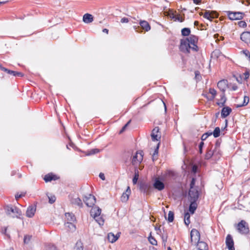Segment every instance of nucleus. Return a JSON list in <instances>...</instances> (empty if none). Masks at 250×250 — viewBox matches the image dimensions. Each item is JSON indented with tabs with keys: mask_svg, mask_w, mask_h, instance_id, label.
<instances>
[{
	"mask_svg": "<svg viewBox=\"0 0 250 250\" xmlns=\"http://www.w3.org/2000/svg\"><path fill=\"white\" fill-rule=\"evenodd\" d=\"M241 40L247 44H250V32H243L240 36Z\"/></svg>",
	"mask_w": 250,
	"mask_h": 250,
	"instance_id": "obj_14",
	"label": "nucleus"
},
{
	"mask_svg": "<svg viewBox=\"0 0 250 250\" xmlns=\"http://www.w3.org/2000/svg\"><path fill=\"white\" fill-rule=\"evenodd\" d=\"M227 81L226 80H221L218 82L217 83V86L218 87L223 91V92H224L226 85H227Z\"/></svg>",
	"mask_w": 250,
	"mask_h": 250,
	"instance_id": "obj_25",
	"label": "nucleus"
},
{
	"mask_svg": "<svg viewBox=\"0 0 250 250\" xmlns=\"http://www.w3.org/2000/svg\"><path fill=\"white\" fill-rule=\"evenodd\" d=\"M4 210L7 215L13 218H18L21 214V211L18 208L11 205L5 206Z\"/></svg>",
	"mask_w": 250,
	"mask_h": 250,
	"instance_id": "obj_1",
	"label": "nucleus"
},
{
	"mask_svg": "<svg viewBox=\"0 0 250 250\" xmlns=\"http://www.w3.org/2000/svg\"><path fill=\"white\" fill-rule=\"evenodd\" d=\"M191 47L188 40H181L180 46V49L181 51L185 53H189L190 50H191Z\"/></svg>",
	"mask_w": 250,
	"mask_h": 250,
	"instance_id": "obj_3",
	"label": "nucleus"
},
{
	"mask_svg": "<svg viewBox=\"0 0 250 250\" xmlns=\"http://www.w3.org/2000/svg\"><path fill=\"white\" fill-rule=\"evenodd\" d=\"M48 197L49 203L53 204L55 202L56 198L54 195H51L50 196L48 195Z\"/></svg>",
	"mask_w": 250,
	"mask_h": 250,
	"instance_id": "obj_47",
	"label": "nucleus"
},
{
	"mask_svg": "<svg viewBox=\"0 0 250 250\" xmlns=\"http://www.w3.org/2000/svg\"><path fill=\"white\" fill-rule=\"evenodd\" d=\"M45 250H57L56 246L53 244H47L46 246Z\"/></svg>",
	"mask_w": 250,
	"mask_h": 250,
	"instance_id": "obj_42",
	"label": "nucleus"
},
{
	"mask_svg": "<svg viewBox=\"0 0 250 250\" xmlns=\"http://www.w3.org/2000/svg\"><path fill=\"white\" fill-rule=\"evenodd\" d=\"M212 134L213 135V136L215 137V138H217L218 137H219L220 136V128L219 127H216L213 133H212Z\"/></svg>",
	"mask_w": 250,
	"mask_h": 250,
	"instance_id": "obj_38",
	"label": "nucleus"
},
{
	"mask_svg": "<svg viewBox=\"0 0 250 250\" xmlns=\"http://www.w3.org/2000/svg\"><path fill=\"white\" fill-rule=\"evenodd\" d=\"M238 25L240 27H246L247 26V23L244 21H240L238 22Z\"/></svg>",
	"mask_w": 250,
	"mask_h": 250,
	"instance_id": "obj_49",
	"label": "nucleus"
},
{
	"mask_svg": "<svg viewBox=\"0 0 250 250\" xmlns=\"http://www.w3.org/2000/svg\"><path fill=\"white\" fill-rule=\"evenodd\" d=\"M100 150L98 149L95 148L90 150L87 155H93L99 152Z\"/></svg>",
	"mask_w": 250,
	"mask_h": 250,
	"instance_id": "obj_46",
	"label": "nucleus"
},
{
	"mask_svg": "<svg viewBox=\"0 0 250 250\" xmlns=\"http://www.w3.org/2000/svg\"><path fill=\"white\" fill-rule=\"evenodd\" d=\"M101 213V209L98 207H93L90 210V214L94 218H96Z\"/></svg>",
	"mask_w": 250,
	"mask_h": 250,
	"instance_id": "obj_16",
	"label": "nucleus"
},
{
	"mask_svg": "<svg viewBox=\"0 0 250 250\" xmlns=\"http://www.w3.org/2000/svg\"><path fill=\"white\" fill-rule=\"evenodd\" d=\"M200 15H203V17L207 19L209 21H211L212 19L214 18V17L211 15L210 12L209 11H206L205 13L203 14V13H200Z\"/></svg>",
	"mask_w": 250,
	"mask_h": 250,
	"instance_id": "obj_33",
	"label": "nucleus"
},
{
	"mask_svg": "<svg viewBox=\"0 0 250 250\" xmlns=\"http://www.w3.org/2000/svg\"><path fill=\"white\" fill-rule=\"evenodd\" d=\"M173 19H175L176 20H178L180 22H182L184 21V19L181 17L180 15H175L173 13L170 16Z\"/></svg>",
	"mask_w": 250,
	"mask_h": 250,
	"instance_id": "obj_44",
	"label": "nucleus"
},
{
	"mask_svg": "<svg viewBox=\"0 0 250 250\" xmlns=\"http://www.w3.org/2000/svg\"><path fill=\"white\" fill-rule=\"evenodd\" d=\"M148 241L150 242V244H151L153 245H157V242L156 240V239L152 236H150L148 237Z\"/></svg>",
	"mask_w": 250,
	"mask_h": 250,
	"instance_id": "obj_43",
	"label": "nucleus"
},
{
	"mask_svg": "<svg viewBox=\"0 0 250 250\" xmlns=\"http://www.w3.org/2000/svg\"><path fill=\"white\" fill-rule=\"evenodd\" d=\"M226 102V98L225 96V93H224V92H223L220 95V99L219 101L217 103V104L219 106L222 107L224 105Z\"/></svg>",
	"mask_w": 250,
	"mask_h": 250,
	"instance_id": "obj_28",
	"label": "nucleus"
},
{
	"mask_svg": "<svg viewBox=\"0 0 250 250\" xmlns=\"http://www.w3.org/2000/svg\"><path fill=\"white\" fill-rule=\"evenodd\" d=\"M219 144L217 143H216L215 149L213 151H212L211 149H208L207 152L205 155V159H210L213 155L215 154L217 147L219 146Z\"/></svg>",
	"mask_w": 250,
	"mask_h": 250,
	"instance_id": "obj_18",
	"label": "nucleus"
},
{
	"mask_svg": "<svg viewBox=\"0 0 250 250\" xmlns=\"http://www.w3.org/2000/svg\"><path fill=\"white\" fill-rule=\"evenodd\" d=\"M243 76H244V79L245 80H247L249 76H250V73L248 71H246L245 72L244 74H243Z\"/></svg>",
	"mask_w": 250,
	"mask_h": 250,
	"instance_id": "obj_52",
	"label": "nucleus"
},
{
	"mask_svg": "<svg viewBox=\"0 0 250 250\" xmlns=\"http://www.w3.org/2000/svg\"><path fill=\"white\" fill-rule=\"evenodd\" d=\"M204 145V143L203 142H201L199 145V152L200 153H202V149H203Z\"/></svg>",
	"mask_w": 250,
	"mask_h": 250,
	"instance_id": "obj_51",
	"label": "nucleus"
},
{
	"mask_svg": "<svg viewBox=\"0 0 250 250\" xmlns=\"http://www.w3.org/2000/svg\"><path fill=\"white\" fill-rule=\"evenodd\" d=\"M236 80L240 83H242V77L241 76H239V77L234 76Z\"/></svg>",
	"mask_w": 250,
	"mask_h": 250,
	"instance_id": "obj_55",
	"label": "nucleus"
},
{
	"mask_svg": "<svg viewBox=\"0 0 250 250\" xmlns=\"http://www.w3.org/2000/svg\"><path fill=\"white\" fill-rule=\"evenodd\" d=\"M140 24L141 28L146 31H148L150 29L149 24L146 21H141Z\"/></svg>",
	"mask_w": 250,
	"mask_h": 250,
	"instance_id": "obj_24",
	"label": "nucleus"
},
{
	"mask_svg": "<svg viewBox=\"0 0 250 250\" xmlns=\"http://www.w3.org/2000/svg\"><path fill=\"white\" fill-rule=\"evenodd\" d=\"M56 176L52 174H48L46 175L44 177L45 182H50L53 180H55Z\"/></svg>",
	"mask_w": 250,
	"mask_h": 250,
	"instance_id": "obj_32",
	"label": "nucleus"
},
{
	"mask_svg": "<svg viewBox=\"0 0 250 250\" xmlns=\"http://www.w3.org/2000/svg\"><path fill=\"white\" fill-rule=\"evenodd\" d=\"M197 244L198 250H208V249L207 244L204 242H199Z\"/></svg>",
	"mask_w": 250,
	"mask_h": 250,
	"instance_id": "obj_27",
	"label": "nucleus"
},
{
	"mask_svg": "<svg viewBox=\"0 0 250 250\" xmlns=\"http://www.w3.org/2000/svg\"><path fill=\"white\" fill-rule=\"evenodd\" d=\"M184 222H185V224L187 226H188L190 224V214H189V213L188 212H186L185 213V215H184Z\"/></svg>",
	"mask_w": 250,
	"mask_h": 250,
	"instance_id": "obj_34",
	"label": "nucleus"
},
{
	"mask_svg": "<svg viewBox=\"0 0 250 250\" xmlns=\"http://www.w3.org/2000/svg\"><path fill=\"white\" fill-rule=\"evenodd\" d=\"M199 193L198 190L191 187L188 192L189 201H197Z\"/></svg>",
	"mask_w": 250,
	"mask_h": 250,
	"instance_id": "obj_7",
	"label": "nucleus"
},
{
	"mask_svg": "<svg viewBox=\"0 0 250 250\" xmlns=\"http://www.w3.org/2000/svg\"><path fill=\"white\" fill-rule=\"evenodd\" d=\"M194 184H195L194 179H192V181H191V182L190 183V188H191V187L192 188H193V186L194 185Z\"/></svg>",
	"mask_w": 250,
	"mask_h": 250,
	"instance_id": "obj_60",
	"label": "nucleus"
},
{
	"mask_svg": "<svg viewBox=\"0 0 250 250\" xmlns=\"http://www.w3.org/2000/svg\"><path fill=\"white\" fill-rule=\"evenodd\" d=\"M32 236L31 235H25L24 237V243L27 244L30 241Z\"/></svg>",
	"mask_w": 250,
	"mask_h": 250,
	"instance_id": "obj_48",
	"label": "nucleus"
},
{
	"mask_svg": "<svg viewBox=\"0 0 250 250\" xmlns=\"http://www.w3.org/2000/svg\"><path fill=\"white\" fill-rule=\"evenodd\" d=\"M193 1L194 3L199 4L201 3V0H193Z\"/></svg>",
	"mask_w": 250,
	"mask_h": 250,
	"instance_id": "obj_59",
	"label": "nucleus"
},
{
	"mask_svg": "<svg viewBox=\"0 0 250 250\" xmlns=\"http://www.w3.org/2000/svg\"><path fill=\"white\" fill-rule=\"evenodd\" d=\"M70 202L73 205H77L80 207H82L83 204L82 200L79 197H71Z\"/></svg>",
	"mask_w": 250,
	"mask_h": 250,
	"instance_id": "obj_19",
	"label": "nucleus"
},
{
	"mask_svg": "<svg viewBox=\"0 0 250 250\" xmlns=\"http://www.w3.org/2000/svg\"><path fill=\"white\" fill-rule=\"evenodd\" d=\"M139 171L138 170H135V175L132 180V182L134 185L136 184L139 178Z\"/></svg>",
	"mask_w": 250,
	"mask_h": 250,
	"instance_id": "obj_40",
	"label": "nucleus"
},
{
	"mask_svg": "<svg viewBox=\"0 0 250 250\" xmlns=\"http://www.w3.org/2000/svg\"><path fill=\"white\" fill-rule=\"evenodd\" d=\"M36 211V208L34 206H29L26 210V214L28 217H32Z\"/></svg>",
	"mask_w": 250,
	"mask_h": 250,
	"instance_id": "obj_21",
	"label": "nucleus"
},
{
	"mask_svg": "<svg viewBox=\"0 0 250 250\" xmlns=\"http://www.w3.org/2000/svg\"><path fill=\"white\" fill-rule=\"evenodd\" d=\"M129 21V20L128 19V18H123L121 20V22L122 23H127Z\"/></svg>",
	"mask_w": 250,
	"mask_h": 250,
	"instance_id": "obj_53",
	"label": "nucleus"
},
{
	"mask_svg": "<svg viewBox=\"0 0 250 250\" xmlns=\"http://www.w3.org/2000/svg\"><path fill=\"white\" fill-rule=\"evenodd\" d=\"M175 176V173L171 170H167L161 175V180L163 181L170 180Z\"/></svg>",
	"mask_w": 250,
	"mask_h": 250,
	"instance_id": "obj_10",
	"label": "nucleus"
},
{
	"mask_svg": "<svg viewBox=\"0 0 250 250\" xmlns=\"http://www.w3.org/2000/svg\"><path fill=\"white\" fill-rule=\"evenodd\" d=\"M208 94H210V98H208V101H212L216 97L217 92L214 88H210L209 89Z\"/></svg>",
	"mask_w": 250,
	"mask_h": 250,
	"instance_id": "obj_29",
	"label": "nucleus"
},
{
	"mask_svg": "<svg viewBox=\"0 0 250 250\" xmlns=\"http://www.w3.org/2000/svg\"><path fill=\"white\" fill-rule=\"evenodd\" d=\"M1 70L7 72V73L11 74L15 76L22 77L23 76V74L21 72L10 70L4 67H1Z\"/></svg>",
	"mask_w": 250,
	"mask_h": 250,
	"instance_id": "obj_23",
	"label": "nucleus"
},
{
	"mask_svg": "<svg viewBox=\"0 0 250 250\" xmlns=\"http://www.w3.org/2000/svg\"><path fill=\"white\" fill-rule=\"evenodd\" d=\"M205 134H207L208 137L209 136H210L212 134V132H207L205 133Z\"/></svg>",
	"mask_w": 250,
	"mask_h": 250,
	"instance_id": "obj_64",
	"label": "nucleus"
},
{
	"mask_svg": "<svg viewBox=\"0 0 250 250\" xmlns=\"http://www.w3.org/2000/svg\"><path fill=\"white\" fill-rule=\"evenodd\" d=\"M153 187L161 191L165 188V185L163 182L160 180L159 178H157L155 179L153 183Z\"/></svg>",
	"mask_w": 250,
	"mask_h": 250,
	"instance_id": "obj_12",
	"label": "nucleus"
},
{
	"mask_svg": "<svg viewBox=\"0 0 250 250\" xmlns=\"http://www.w3.org/2000/svg\"><path fill=\"white\" fill-rule=\"evenodd\" d=\"M103 32L106 34H108V30L107 29L104 28L103 30Z\"/></svg>",
	"mask_w": 250,
	"mask_h": 250,
	"instance_id": "obj_63",
	"label": "nucleus"
},
{
	"mask_svg": "<svg viewBox=\"0 0 250 250\" xmlns=\"http://www.w3.org/2000/svg\"><path fill=\"white\" fill-rule=\"evenodd\" d=\"M249 102V97L248 96H244L243 103L242 104H237L236 107H240L246 105Z\"/></svg>",
	"mask_w": 250,
	"mask_h": 250,
	"instance_id": "obj_36",
	"label": "nucleus"
},
{
	"mask_svg": "<svg viewBox=\"0 0 250 250\" xmlns=\"http://www.w3.org/2000/svg\"><path fill=\"white\" fill-rule=\"evenodd\" d=\"M189 41V44L191 47V50L194 51H197L198 50V46L197 43L198 42V38L194 35H190L188 38L186 39Z\"/></svg>",
	"mask_w": 250,
	"mask_h": 250,
	"instance_id": "obj_5",
	"label": "nucleus"
},
{
	"mask_svg": "<svg viewBox=\"0 0 250 250\" xmlns=\"http://www.w3.org/2000/svg\"><path fill=\"white\" fill-rule=\"evenodd\" d=\"M167 220L169 222H173L174 220V213L172 211L168 212Z\"/></svg>",
	"mask_w": 250,
	"mask_h": 250,
	"instance_id": "obj_41",
	"label": "nucleus"
},
{
	"mask_svg": "<svg viewBox=\"0 0 250 250\" xmlns=\"http://www.w3.org/2000/svg\"><path fill=\"white\" fill-rule=\"evenodd\" d=\"M238 232L241 234H247L249 232V229L247 223L244 220H242L237 226Z\"/></svg>",
	"mask_w": 250,
	"mask_h": 250,
	"instance_id": "obj_2",
	"label": "nucleus"
},
{
	"mask_svg": "<svg viewBox=\"0 0 250 250\" xmlns=\"http://www.w3.org/2000/svg\"><path fill=\"white\" fill-rule=\"evenodd\" d=\"M143 159L142 152H137L132 159V164L133 165H137L139 164Z\"/></svg>",
	"mask_w": 250,
	"mask_h": 250,
	"instance_id": "obj_9",
	"label": "nucleus"
},
{
	"mask_svg": "<svg viewBox=\"0 0 250 250\" xmlns=\"http://www.w3.org/2000/svg\"><path fill=\"white\" fill-rule=\"evenodd\" d=\"M190 238L192 244L196 245L199 242L200 238L199 232L196 229H192L190 232Z\"/></svg>",
	"mask_w": 250,
	"mask_h": 250,
	"instance_id": "obj_6",
	"label": "nucleus"
},
{
	"mask_svg": "<svg viewBox=\"0 0 250 250\" xmlns=\"http://www.w3.org/2000/svg\"><path fill=\"white\" fill-rule=\"evenodd\" d=\"M120 232L117 233L116 235L112 232H110L107 235V239L110 243L116 242L120 236Z\"/></svg>",
	"mask_w": 250,
	"mask_h": 250,
	"instance_id": "obj_15",
	"label": "nucleus"
},
{
	"mask_svg": "<svg viewBox=\"0 0 250 250\" xmlns=\"http://www.w3.org/2000/svg\"><path fill=\"white\" fill-rule=\"evenodd\" d=\"M227 15L230 20H239L243 18L244 14L240 12L228 11Z\"/></svg>",
	"mask_w": 250,
	"mask_h": 250,
	"instance_id": "obj_4",
	"label": "nucleus"
},
{
	"mask_svg": "<svg viewBox=\"0 0 250 250\" xmlns=\"http://www.w3.org/2000/svg\"><path fill=\"white\" fill-rule=\"evenodd\" d=\"M95 221L99 224L100 226H103L104 224V220L100 216H98L96 218H94Z\"/></svg>",
	"mask_w": 250,
	"mask_h": 250,
	"instance_id": "obj_39",
	"label": "nucleus"
},
{
	"mask_svg": "<svg viewBox=\"0 0 250 250\" xmlns=\"http://www.w3.org/2000/svg\"><path fill=\"white\" fill-rule=\"evenodd\" d=\"M202 95L208 101V98H210L208 93L204 92L202 94Z\"/></svg>",
	"mask_w": 250,
	"mask_h": 250,
	"instance_id": "obj_54",
	"label": "nucleus"
},
{
	"mask_svg": "<svg viewBox=\"0 0 250 250\" xmlns=\"http://www.w3.org/2000/svg\"><path fill=\"white\" fill-rule=\"evenodd\" d=\"M75 250H83L82 243L81 242H77L75 248Z\"/></svg>",
	"mask_w": 250,
	"mask_h": 250,
	"instance_id": "obj_45",
	"label": "nucleus"
},
{
	"mask_svg": "<svg viewBox=\"0 0 250 250\" xmlns=\"http://www.w3.org/2000/svg\"><path fill=\"white\" fill-rule=\"evenodd\" d=\"M64 226L65 227L67 228L70 231H73L76 229V227L72 222H67L65 223Z\"/></svg>",
	"mask_w": 250,
	"mask_h": 250,
	"instance_id": "obj_30",
	"label": "nucleus"
},
{
	"mask_svg": "<svg viewBox=\"0 0 250 250\" xmlns=\"http://www.w3.org/2000/svg\"><path fill=\"white\" fill-rule=\"evenodd\" d=\"M208 137V135L207 134H204L201 137V139L202 141L205 140Z\"/></svg>",
	"mask_w": 250,
	"mask_h": 250,
	"instance_id": "obj_56",
	"label": "nucleus"
},
{
	"mask_svg": "<svg viewBox=\"0 0 250 250\" xmlns=\"http://www.w3.org/2000/svg\"><path fill=\"white\" fill-rule=\"evenodd\" d=\"M99 177L101 179H102L103 180H104L105 179V177H104V173H100L99 174Z\"/></svg>",
	"mask_w": 250,
	"mask_h": 250,
	"instance_id": "obj_58",
	"label": "nucleus"
},
{
	"mask_svg": "<svg viewBox=\"0 0 250 250\" xmlns=\"http://www.w3.org/2000/svg\"><path fill=\"white\" fill-rule=\"evenodd\" d=\"M131 193V190L129 187H128L126 190L124 192L121 197V200L123 202H126L129 199V195Z\"/></svg>",
	"mask_w": 250,
	"mask_h": 250,
	"instance_id": "obj_17",
	"label": "nucleus"
},
{
	"mask_svg": "<svg viewBox=\"0 0 250 250\" xmlns=\"http://www.w3.org/2000/svg\"><path fill=\"white\" fill-rule=\"evenodd\" d=\"M181 32H182V35L183 36H188L190 33V30L188 28H184L182 30Z\"/></svg>",
	"mask_w": 250,
	"mask_h": 250,
	"instance_id": "obj_37",
	"label": "nucleus"
},
{
	"mask_svg": "<svg viewBox=\"0 0 250 250\" xmlns=\"http://www.w3.org/2000/svg\"><path fill=\"white\" fill-rule=\"evenodd\" d=\"M83 201L87 206L91 207L96 203V198L94 196L90 194L87 196L84 197Z\"/></svg>",
	"mask_w": 250,
	"mask_h": 250,
	"instance_id": "obj_8",
	"label": "nucleus"
},
{
	"mask_svg": "<svg viewBox=\"0 0 250 250\" xmlns=\"http://www.w3.org/2000/svg\"><path fill=\"white\" fill-rule=\"evenodd\" d=\"M190 202L189 211L191 214H193L197 208V204L196 201H190Z\"/></svg>",
	"mask_w": 250,
	"mask_h": 250,
	"instance_id": "obj_26",
	"label": "nucleus"
},
{
	"mask_svg": "<svg viewBox=\"0 0 250 250\" xmlns=\"http://www.w3.org/2000/svg\"><path fill=\"white\" fill-rule=\"evenodd\" d=\"M131 122V120H129L122 128V129L121 130L120 133H122L123 132L125 131L126 127L128 126V125L130 124Z\"/></svg>",
	"mask_w": 250,
	"mask_h": 250,
	"instance_id": "obj_50",
	"label": "nucleus"
},
{
	"mask_svg": "<svg viewBox=\"0 0 250 250\" xmlns=\"http://www.w3.org/2000/svg\"><path fill=\"white\" fill-rule=\"evenodd\" d=\"M83 21L86 23H89L93 21V17L90 14H85L83 16Z\"/></svg>",
	"mask_w": 250,
	"mask_h": 250,
	"instance_id": "obj_22",
	"label": "nucleus"
},
{
	"mask_svg": "<svg viewBox=\"0 0 250 250\" xmlns=\"http://www.w3.org/2000/svg\"><path fill=\"white\" fill-rule=\"evenodd\" d=\"M65 215L68 222H74L76 220L74 215L72 213H66Z\"/></svg>",
	"mask_w": 250,
	"mask_h": 250,
	"instance_id": "obj_31",
	"label": "nucleus"
},
{
	"mask_svg": "<svg viewBox=\"0 0 250 250\" xmlns=\"http://www.w3.org/2000/svg\"><path fill=\"white\" fill-rule=\"evenodd\" d=\"M226 244L229 250H235L234 247V242L232 236L228 234L226 237Z\"/></svg>",
	"mask_w": 250,
	"mask_h": 250,
	"instance_id": "obj_11",
	"label": "nucleus"
},
{
	"mask_svg": "<svg viewBox=\"0 0 250 250\" xmlns=\"http://www.w3.org/2000/svg\"><path fill=\"white\" fill-rule=\"evenodd\" d=\"M24 195L23 194H20L19 195L18 194H16L15 195V198L16 199V200H18L19 198L23 196Z\"/></svg>",
	"mask_w": 250,
	"mask_h": 250,
	"instance_id": "obj_57",
	"label": "nucleus"
},
{
	"mask_svg": "<svg viewBox=\"0 0 250 250\" xmlns=\"http://www.w3.org/2000/svg\"><path fill=\"white\" fill-rule=\"evenodd\" d=\"M237 88H238L237 86L235 85H233V86H232V89L233 90H234V91H235V90H237Z\"/></svg>",
	"mask_w": 250,
	"mask_h": 250,
	"instance_id": "obj_61",
	"label": "nucleus"
},
{
	"mask_svg": "<svg viewBox=\"0 0 250 250\" xmlns=\"http://www.w3.org/2000/svg\"><path fill=\"white\" fill-rule=\"evenodd\" d=\"M159 144H158L156 147V148L155 149V150L153 152V154L152 155V160L154 161L155 160H156L157 159V155H158V149H159Z\"/></svg>",
	"mask_w": 250,
	"mask_h": 250,
	"instance_id": "obj_35",
	"label": "nucleus"
},
{
	"mask_svg": "<svg viewBox=\"0 0 250 250\" xmlns=\"http://www.w3.org/2000/svg\"><path fill=\"white\" fill-rule=\"evenodd\" d=\"M134 29L136 30V32H139V31L138 29H139V27L138 26L137 27L136 26H134Z\"/></svg>",
	"mask_w": 250,
	"mask_h": 250,
	"instance_id": "obj_62",
	"label": "nucleus"
},
{
	"mask_svg": "<svg viewBox=\"0 0 250 250\" xmlns=\"http://www.w3.org/2000/svg\"><path fill=\"white\" fill-rule=\"evenodd\" d=\"M159 131L158 127H156L153 129L151 134L152 141H158L161 138V135L159 133Z\"/></svg>",
	"mask_w": 250,
	"mask_h": 250,
	"instance_id": "obj_13",
	"label": "nucleus"
},
{
	"mask_svg": "<svg viewBox=\"0 0 250 250\" xmlns=\"http://www.w3.org/2000/svg\"><path fill=\"white\" fill-rule=\"evenodd\" d=\"M231 111V108L228 106L223 107L221 111V117L222 118L227 117L229 115Z\"/></svg>",
	"mask_w": 250,
	"mask_h": 250,
	"instance_id": "obj_20",
	"label": "nucleus"
}]
</instances>
